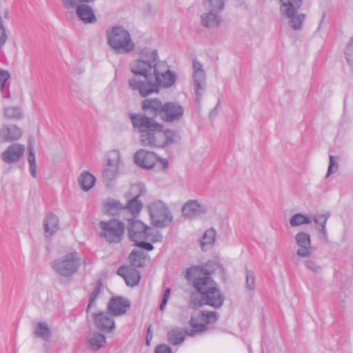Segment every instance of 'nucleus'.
Here are the masks:
<instances>
[{
    "label": "nucleus",
    "instance_id": "35",
    "mask_svg": "<svg viewBox=\"0 0 353 353\" xmlns=\"http://www.w3.org/2000/svg\"><path fill=\"white\" fill-rule=\"evenodd\" d=\"M193 70L194 79L196 83V85L199 88L201 83L204 80V72L202 69V65L198 61H194Z\"/></svg>",
    "mask_w": 353,
    "mask_h": 353
},
{
    "label": "nucleus",
    "instance_id": "20",
    "mask_svg": "<svg viewBox=\"0 0 353 353\" xmlns=\"http://www.w3.org/2000/svg\"><path fill=\"white\" fill-rule=\"evenodd\" d=\"M192 327L191 329H183L181 327H176L167 333L168 342L172 345H179L182 344L186 336H194L196 334H191Z\"/></svg>",
    "mask_w": 353,
    "mask_h": 353
},
{
    "label": "nucleus",
    "instance_id": "40",
    "mask_svg": "<svg viewBox=\"0 0 353 353\" xmlns=\"http://www.w3.org/2000/svg\"><path fill=\"white\" fill-rule=\"evenodd\" d=\"M329 160H330V163H329L326 177H328L332 174L336 172L338 170V168H339V163L336 161L335 157L334 156L330 155Z\"/></svg>",
    "mask_w": 353,
    "mask_h": 353
},
{
    "label": "nucleus",
    "instance_id": "53",
    "mask_svg": "<svg viewBox=\"0 0 353 353\" xmlns=\"http://www.w3.org/2000/svg\"><path fill=\"white\" fill-rule=\"evenodd\" d=\"M195 93H196V103L199 105L203 94L201 93V90H196V92Z\"/></svg>",
    "mask_w": 353,
    "mask_h": 353
},
{
    "label": "nucleus",
    "instance_id": "8",
    "mask_svg": "<svg viewBox=\"0 0 353 353\" xmlns=\"http://www.w3.org/2000/svg\"><path fill=\"white\" fill-rule=\"evenodd\" d=\"M120 157L117 150H112L108 154L107 163L102 172L103 181L107 187L112 186L119 174Z\"/></svg>",
    "mask_w": 353,
    "mask_h": 353
},
{
    "label": "nucleus",
    "instance_id": "31",
    "mask_svg": "<svg viewBox=\"0 0 353 353\" xmlns=\"http://www.w3.org/2000/svg\"><path fill=\"white\" fill-rule=\"evenodd\" d=\"M4 117L11 121H18L23 118V112L19 107H6L3 110Z\"/></svg>",
    "mask_w": 353,
    "mask_h": 353
},
{
    "label": "nucleus",
    "instance_id": "46",
    "mask_svg": "<svg viewBox=\"0 0 353 353\" xmlns=\"http://www.w3.org/2000/svg\"><path fill=\"white\" fill-rule=\"evenodd\" d=\"M6 39L7 35L3 26L2 21L0 19V48H1L5 44Z\"/></svg>",
    "mask_w": 353,
    "mask_h": 353
},
{
    "label": "nucleus",
    "instance_id": "15",
    "mask_svg": "<svg viewBox=\"0 0 353 353\" xmlns=\"http://www.w3.org/2000/svg\"><path fill=\"white\" fill-rule=\"evenodd\" d=\"M108 312H100L92 314L94 325L99 330L105 332H112L115 327L114 321Z\"/></svg>",
    "mask_w": 353,
    "mask_h": 353
},
{
    "label": "nucleus",
    "instance_id": "52",
    "mask_svg": "<svg viewBox=\"0 0 353 353\" xmlns=\"http://www.w3.org/2000/svg\"><path fill=\"white\" fill-rule=\"evenodd\" d=\"M152 333L151 332V326H149L148 331H147V334H146V345H150V341L152 339Z\"/></svg>",
    "mask_w": 353,
    "mask_h": 353
},
{
    "label": "nucleus",
    "instance_id": "51",
    "mask_svg": "<svg viewBox=\"0 0 353 353\" xmlns=\"http://www.w3.org/2000/svg\"><path fill=\"white\" fill-rule=\"evenodd\" d=\"M219 105H220V100L219 99L218 100V103H217L216 107L210 113V117L211 119L215 117L217 115V114H218V108L219 107Z\"/></svg>",
    "mask_w": 353,
    "mask_h": 353
},
{
    "label": "nucleus",
    "instance_id": "38",
    "mask_svg": "<svg viewBox=\"0 0 353 353\" xmlns=\"http://www.w3.org/2000/svg\"><path fill=\"white\" fill-rule=\"evenodd\" d=\"M304 264L308 270L312 271L314 274H318L321 271V266L314 259L308 258L304 261Z\"/></svg>",
    "mask_w": 353,
    "mask_h": 353
},
{
    "label": "nucleus",
    "instance_id": "48",
    "mask_svg": "<svg viewBox=\"0 0 353 353\" xmlns=\"http://www.w3.org/2000/svg\"><path fill=\"white\" fill-rule=\"evenodd\" d=\"M170 294V288H167L164 292L163 297L161 301V305L159 306L160 310H163L164 309L165 305L167 304Z\"/></svg>",
    "mask_w": 353,
    "mask_h": 353
},
{
    "label": "nucleus",
    "instance_id": "2",
    "mask_svg": "<svg viewBox=\"0 0 353 353\" xmlns=\"http://www.w3.org/2000/svg\"><path fill=\"white\" fill-rule=\"evenodd\" d=\"M216 265L208 261L203 265L192 266L186 270L185 278L196 292L190 295V302L194 307L208 305L214 309L222 307L225 296L211 275Z\"/></svg>",
    "mask_w": 353,
    "mask_h": 353
},
{
    "label": "nucleus",
    "instance_id": "33",
    "mask_svg": "<svg viewBox=\"0 0 353 353\" xmlns=\"http://www.w3.org/2000/svg\"><path fill=\"white\" fill-rule=\"evenodd\" d=\"M312 221L310 216L307 214L296 213L290 219V224L292 227L309 224Z\"/></svg>",
    "mask_w": 353,
    "mask_h": 353
},
{
    "label": "nucleus",
    "instance_id": "28",
    "mask_svg": "<svg viewBox=\"0 0 353 353\" xmlns=\"http://www.w3.org/2000/svg\"><path fill=\"white\" fill-rule=\"evenodd\" d=\"M78 181L81 188L84 191H88L94 186L96 178L89 172L85 171L81 174Z\"/></svg>",
    "mask_w": 353,
    "mask_h": 353
},
{
    "label": "nucleus",
    "instance_id": "7",
    "mask_svg": "<svg viewBox=\"0 0 353 353\" xmlns=\"http://www.w3.org/2000/svg\"><path fill=\"white\" fill-rule=\"evenodd\" d=\"M108 39L114 49L129 52L134 48L129 32L121 27H114L108 34Z\"/></svg>",
    "mask_w": 353,
    "mask_h": 353
},
{
    "label": "nucleus",
    "instance_id": "19",
    "mask_svg": "<svg viewBox=\"0 0 353 353\" xmlns=\"http://www.w3.org/2000/svg\"><path fill=\"white\" fill-rule=\"evenodd\" d=\"M295 241L299 246L296 254L300 257H309L312 254L311 239L306 232H299L295 236Z\"/></svg>",
    "mask_w": 353,
    "mask_h": 353
},
{
    "label": "nucleus",
    "instance_id": "23",
    "mask_svg": "<svg viewBox=\"0 0 353 353\" xmlns=\"http://www.w3.org/2000/svg\"><path fill=\"white\" fill-rule=\"evenodd\" d=\"M103 208L106 214L112 216L120 214L125 219L124 205L119 201L108 198L103 201Z\"/></svg>",
    "mask_w": 353,
    "mask_h": 353
},
{
    "label": "nucleus",
    "instance_id": "54",
    "mask_svg": "<svg viewBox=\"0 0 353 353\" xmlns=\"http://www.w3.org/2000/svg\"><path fill=\"white\" fill-rule=\"evenodd\" d=\"M210 3L213 6L214 1L216 2V6H218L219 8H222L223 3L222 0H210Z\"/></svg>",
    "mask_w": 353,
    "mask_h": 353
},
{
    "label": "nucleus",
    "instance_id": "45",
    "mask_svg": "<svg viewBox=\"0 0 353 353\" xmlns=\"http://www.w3.org/2000/svg\"><path fill=\"white\" fill-rule=\"evenodd\" d=\"M154 353H172V350L168 345L161 344L156 347Z\"/></svg>",
    "mask_w": 353,
    "mask_h": 353
},
{
    "label": "nucleus",
    "instance_id": "49",
    "mask_svg": "<svg viewBox=\"0 0 353 353\" xmlns=\"http://www.w3.org/2000/svg\"><path fill=\"white\" fill-rule=\"evenodd\" d=\"M29 166H30V172L31 176L33 178H36L37 177V162L29 163Z\"/></svg>",
    "mask_w": 353,
    "mask_h": 353
},
{
    "label": "nucleus",
    "instance_id": "4",
    "mask_svg": "<svg viewBox=\"0 0 353 353\" xmlns=\"http://www.w3.org/2000/svg\"><path fill=\"white\" fill-rule=\"evenodd\" d=\"M81 266V259L77 252H70L51 263L52 270L60 276L68 278L74 274Z\"/></svg>",
    "mask_w": 353,
    "mask_h": 353
},
{
    "label": "nucleus",
    "instance_id": "14",
    "mask_svg": "<svg viewBox=\"0 0 353 353\" xmlns=\"http://www.w3.org/2000/svg\"><path fill=\"white\" fill-rule=\"evenodd\" d=\"M26 147L23 144L13 143L1 154L3 161L7 164L15 163L23 157Z\"/></svg>",
    "mask_w": 353,
    "mask_h": 353
},
{
    "label": "nucleus",
    "instance_id": "36",
    "mask_svg": "<svg viewBox=\"0 0 353 353\" xmlns=\"http://www.w3.org/2000/svg\"><path fill=\"white\" fill-rule=\"evenodd\" d=\"M216 230L214 228L207 230L203 235L201 243L202 245L212 244L215 241Z\"/></svg>",
    "mask_w": 353,
    "mask_h": 353
},
{
    "label": "nucleus",
    "instance_id": "10",
    "mask_svg": "<svg viewBox=\"0 0 353 353\" xmlns=\"http://www.w3.org/2000/svg\"><path fill=\"white\" fill-rule=\"evenodd\" d=\"M149 211L153 224L157 227H165L172 221L168 208L161 201L150 204Z\"/></svg>",
    "mask_w": 353,
    "mask_h": 353
},
{
    "label": "nucleus",
    "instance_id": "17",
    "mask_svg": "<svg viewBox=\"0 0 353 353\" xmlns=\"http://www.w3.org/2000/svg\"><path fill=\"white\" fill-rule=\"evenodd\" d=\"M134 160L139 166L149 170L156 164L157 157L154 152L139 150L135 153Z\"/></svg>",
    "mask_w": 353,
    "mask_h": 353
},
{
    "label": "nucleus",
    "instance_id": "27",
    "mask_svg": "<svg viewBox=\"0 0 353 353\" xmlns=\"http://www.w3.org/2000/svg\"><path fill=\"white\" fill-rule=\"evenodd\" d=\"M105 343V336L99 332H94L91 334L88 338L89 347L94 351H97L101 349L104 346Z\"/></svg>",
    "mask_w": 353,
    "mask_h": 353
},
{
    "label": "nucleus",
    "instance_id": "39",
    "mask_svg": "<svg viewBox=\"0 0 353 353\" xmlns=\"http://www.w3.org/2000/svg\"><path fill=\"white\" fill-rule=\"evenodd\" d=\"M246 288L248 290L253 291L255 289V278L252 271L246 270Z\"/></svg>",
    "mask_w": 353,
    "mask_h": 353
},
{
    "label": "nucleus",
    "instance_id": "13",
    "mask_svg": "<svg viewBox=\"0 0 353 353\" xmlns=\"http://www.w3.org/2000/svg\"><path fill=\"white\" fill-rule=\"evenodd\" d=\"M208 211V206L196 200H189L183 204L181 209L182 215L189 219L205 214Z\"/></svg>",
    "mask_w": 353,
    "mask_h": 353
},
{
    "label": "nucleus",
    "instance_id": "24",
    "mask_svg": "<svg viewBox=\"0 0 353 353\" xmlns=\"http://www.w3.org/2000/svg\"><path fill=\"white\" fill-rule=\"evenodd\" d=\"M43 228L45 236L48 237L54 234L60 228L59 219L53 213H48L43 219Z\"/></svg>",
    "mask_w": 353,
    "mask_h": 353
},
{
    "label": "nucleus",
    "instance_id": "43",
    "mask_svg": "<svg viewBox=\"0 0 353 353\" xmlns=\"http://www.w3.org/2000/svg\"><path fill=\"white\" fill-rule=\"evenodd\" d=\"M10 75L8 71L0 70V87L3 88L6 81L10 79Z\"/></svg>",
    "mask_w": 353,
    "mask_h": 353
},
{
    "label": "nucleus",
    "instance_id": "34",
    "mask_svg": "<svg viewBox=\"0 0 353 353\" xmlns=\"http://www.w3.org/2000/svg\"><path fill=\"white\" fill-rule=\"evenodd\" d=\"M3 97H6L12 102H20L22 101V93L21 90H1Z\"/></svg>",
    "mask_w": 353,
    "mask_h": 353
},
{
    "label": "nucleus",
    "instance_id": "6",
    "mask_svg": "<svg viewBox=\"0 0 353 353\" xmlns=\"http://www.w3.org/2000/svg\"><path fill=\"white\" fill-rule=\"evenodd\" d=\"M281 12L290 19L291 26L296 30L301 27L305 15L298 12L302 5V0H281Z\"/></svg>",
    "mask_w": 353,
    "mask_h": 353
},
{
    "label": "nucleus",
    "instance_id": "12",
    "mask_svg": "<svg viewBox=\"0 0 353 353\" xmlns=\"http://www.w3.org/2000/svg\"><path fill=\"white\" fill-rule=\"evenodd\" d=\"M130 225L128 228L129 238L134 243L141 240H148L152 234L151 228L146 226L143 222L136 219L129 221Z\"/></svg>",
    "mask_w": 353,
    "mask_h": 353
},
{
    "label": "nucleus",
    "instance_id": "41",
    "mask_svg": "<svg viewBox=\"0 0 353 353\" xmlns=\"http://www.w3.org/2000/svg\"><path fill=\"white\" fill-rule=\"evenodd\" d=\"M203 24L206 26H212L218 25L217 17L214 14H208L202 19Z\"/></svg>",
    "mask_w": 353,
    "mask_h": 353
},
{
    "label": "nucleus",
    "instance_id": "47",
    "mask_svg": "<svg viewBox=\"0 0 353 353\" xmlns=\"http://www.w3.org/2000/svg\"><path fill=\"white\" fill-rule=\"evenodd\" d=\"M144 241L145 240H141L136 242V245L148 251L152 250L154 249V246L150 243L145 242Z\"/></svg>",
    "mask_w": 353,
    "mask_h": 353
},
{
    "label": "nucleus",
    "instance_id": "42",
    "mask_svg": "<svg viewBox=\"0 0 353 353\" xmlns=\"http://www.w3.org/2000/svg\"><path fill=\"white\" fill-rule=\"evenodd\" d=\"M28 161L29 163L36 162V157L34 154V149L32 143H29L28 145Z\"/></svg>",
    "mask_w": 353,
    "mask_h": 353
},
{
    "label": "nucleus",
    "instance_id": "26",
    "mask_svg": "<svg viewBox=\"0 0 353 353\" xmlns=\"http://www.w3.org/2000/svg\"><path fill=\"white\" fill-rule=\"evenodd\" d=\"M148 254L142 250H134L129 256V260L132 266L142 268L145 265Z\"/></svg>",
    "mask_w": 353,
    "mask_h": 353
},
{
    "label": "nucleus",
    "instance_id": "16",
    "mask_svg": "<svg viewBox=\"0 0 353 353\" xmlns=\"http://www.w3.org/2000/svg\"><path fill=\"white\" fill-rule=\"evenodd\" d=\"M130 302L121 296L112 298L108 305V311L111 316H120L125 314L130 307Z\"/></svg>",
    "mask_w": 353,
    "mask_h": 353
},
{
    "label": "nucleus",
    "instance_id": "50",
    "mask_svg": "<svg viewBox=\"0 0 353 353\" xmlns=\"http://www.w3.org/2000/svg\"><path fill=\"white\" fill-rule=\"evenodd\" d=\"M139 93L142 97H147L152 92H159V90H139Z\"/></svg>",
    "mask_w": 353,
    "mask_h": 353
},
{
    "label": "nucleus",
    "instance_id": "21",
    "mask_svg": "<svg viewBox=\"0 0 353 353\" xmlns=\"http://www.w3.org/2000/svg\"><path fill=\"white\" fill-rule=\"evenodd\" d=\"M117 273L124 279L126 285L128 286L137 285L140 281V272L135 268L121 266L117 270Z\"/></svg>",
    "mask_w": 353,
    "mask_h": 353
},
{
    "label": "nucleus",
    "instance_id": "55",
    "mask_svg": "<svg viewBox=\"0 0 353 353\" xmlns=\"http://www.w3.org/2000/svg\"><path fill=\"white\" fill-rule=\"evenodd\" d=\"M161 161L163 163L164 168H167L168 167V161H167V160L162 159H161Z\"/></svg>",
    "mask_w": 353,
    "mask_h": 353
},
{
    "label": "nucleus",
    "instance_id": "9",
    "mask_svg": "<svg viewBox=\"0 0 353 353\" xmlns=\"http://www.w3.org/2000/svg\"><path fill=\"white\" fill-rule=\"evenodd\" d=\"M218 317L219 314L214 311H201L196 314L192 315L190 321V325L192 327L191 334L207 331V325L216 322Z\"/></svg>",
    "mask_w": 353,
    "mask_h": 353
},
{
    "label": "nucleus",
    "instance_id": "37",
    "mask_svg": "<svg viewBox=\"0 0 353 353\" xmlns=\"http://www.w3.org/2000/svg\"><path fill=\"white\" fill-rule=\"evenodd\" d=\"M101 283L100 281H99L97 282V284L95 286L94 290L92 291V292L90 295L89 303H88V307L86 308V313L87 314L89 312V311L90 310L91 307L94 303L95 300L97 299V296L99 295L100 292H101Z\"/></svg>",
    "mask_w": 353,
    "mask_h": 353
},
{
    "label": "nucleus",
    "instance_id": "32",
    "mask_svg": "<svg viewBox=\"0 0 353 353\" xmlns=\"http://www.w3.org/2000/svg\"><path fill=\"white\" fill-rule=\"evenodd\" d=\"M330 217V213H326L319 216H314L313 221L316 224V229L323 234L325 238L327 237V230L325 228L327 220Z\"/></svg>",
    "mask_w": 353,
    "mask_h": 353
},
{
    "label": "nucleus",
    "instance_id": "29",
    "mask_svg": "<svg viewBox=\"0 0 353 353\" xmlns=\"http://www.w3.org/2000/svg\"><path fill=\"white\" fill-rule=\"evenodd\" d=\"M34 333L36 336L45 341H48L51 336L50 329L45 321L39 322L36 325Z\"/></svg>",
    "mask_w": 353,
    "mask_h": 353
},
{
    "label": "nucleus",
    "instance_id": "11",
    "mask_svg": "<svg viewBox=\"0 0 353 353\" xmlns=\"http://www.w3.org/2000/svg\"><path fill=\"white\" fill-rule=\"evenodd\" d=\"M184 109L176 102H167L163 104L160 118L165 123H173L181 120L183 116Z\"/></svg>",
    "mask_w": 353,
    "mask_h": 353
},
{
    "label": "nucleus",
    "instance_id": "44",
    "mask_svg": "<svg viewBox=\"0 0 353 353\" xmlns=\"http://www.w3.org/2000/svg\"><path fill=\"white\" fill-rule=\"evenodd\" d=\"M152 234L148 237V239L151 240L153 242L161 241L163 236L158 230H154L151 228L150 231Z\"/></svg>",
    "mask_w": 353,
    "mask_h": 353
},
{
    "label": "nucleus",
    "instance_id": "30",
    "mask_svg": "<svg viewBox=\"0 0 353 353\" xmlns=\"http://www.w3.org/2000/svg\"><path fill=\"white\" fill-rule=\"evenodd\" d=\"M147 190L142 183H135L130 186L128 193V198L140 199L146 194Z\"/></svg>",
    "mask_w": 353,
    "mask_h": 353
},
{
    "label": "nucleus",
    "instance_id": "3",
    "mask_svg": "<svg viewBox=\"0 0 353 353\" xmlns=\"http://www.w3.org/2000/svg\"><path fill=\"white\" fill-rule=\"evenodd\" d=\"M141 59L131 66L134 77L130 81L131 88H161L174 85L176 79L175 73L166 67L157 65V53L142 50Z\"/></svg>",
    "mask_w": 353,
    "mask_h": 353
},
{
    "label": "nucleus",
    "instance_id": "22",
    "mask_svg": "<svg viewBox=\"0 0 353 353\" xmlns=\"http://www.w3.org/2000/svg\"><path fill=\"white\" fill-rule=\"evenodd\" d=\"M128 199V202L124 205L125 219L130 221L139 216L143 208V202L141 199Z\"/></svg>",
    "mask_w": 353,
    "mask_h": 353
},
{
    "label": "nucleus",
    "instance_id": "25",
    "mask_svg": "<svg viewBox=\"0 0 353 353\" xmlns=\"http://www.w3.org/2000/svg\"><path fill=\"white\" fill-rule=\"evenodd\" d=\"M77 14L85 23H92L97 21V17L91 7L82 5L77 8Z\"/></svg>",
    "mask_w": 353,
    "mask_h": 353
},
{
    "label": "nucleus",
    "instance_id": "18",
    "mask_svg": "<svg viewBox=\"0 0 353 353\" xmlns=\"http://www.w3.org/2000/svg\"><path fill=\"white\" fill-rule=\"evenodd\" d=\"M23 134L22 130L17 125H3L0 129V141L10 143L18 141Z\"/></svg>",
    "mask_w": 353,
    "mask_h": 353
},
{
    "label": "nucleus",
    "instance_id": "1",
    "mask_svg": "<svg viewBox=\"0 0 353 353\" xmlns=\"http://www.w3.org/2000/svg\"><path fill=\"white\" fill-rule=\"evenodd\" d=\"M163 108V104L160 99H145L142 101V109L145 112H153L154 115H130L134 128L139 133V141L142 145L152 148H164L180 141V135L176 131L165 129L163 123L155 120V117H160Z\"/></svg>",
    "mask_w": 353,
    "mask_h": 353
},
{
    "label": "nucleus",
    "instance_id": "5",
    "mask_svg": "<svg viewBox=\"0 0 353 353\" xmlns=\"http://www.w3.org/2000/svg\"><path fill=\"white\" fill-rule=\"evenodd\" d=\"M100 236L110 243H119L125 232V224L117 219L101 221L99 224Z\"/></svg>",
    "mask_w": 353,
    "mask_h": 353
}]
</instances>
